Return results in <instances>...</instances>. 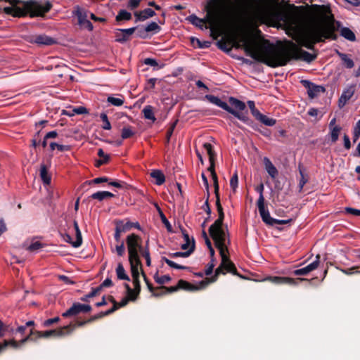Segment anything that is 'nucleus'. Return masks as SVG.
Segmentation results:
<instances>
[{"label": "nucleus", "instance_id": "obj_1", "mask_svg": "<svg viewBox=\"0 0 360 360\" xmlns=\"http://www.w3.org/2000/svg\"><path fill=\"white\" fill-rule=\"evenodd\" d=\"M292 7L302 12L309 11V18L295 27L292 38L297 43L295 56L298 58L296 60H302L311 63L316 58L317 55L309 53L300 46L314 50V45L317 43L324 42L326 39L336 40L338 35L335 34L337 28L335 26L334 16L330 13V8L324 5H292Z\"/></svg>", "mask_w": 360, "mask_h": 360}, {"label": "nucleus", "instance_id": "obj_2", "mask_svg": "<svg viewBox=\"0 0 360 360\" xmlns=\"http://www.w3.org/2000/svg\"><path fill=\"white\" fill-rule=\"evenodd\" d=\"M233 32L240 34L246 53L258 62L271 68L286 65L290 60H297L296 44L290 40L278 41L274 44L268 39L257 41L250 39V32L243 26H234Z\"/></svg>", "mask_w": 360, "mask_h": 360}, {"label": "nucleus", "instance_id": "obj_3", "mask_svg": "<svg viewBox=\"0 0 360 360\" xmlns=\"http://www.w3.org/2000/svg\"><path fill=\"white\" fill-rule=\"evenodd\" d=\"M205 98L210 103L217 105L224 110L234 115L238 120L254 128V122L248 117V111L246 109L245 103L234 97L229 98L228 105L226 102L222 101L219 98L214 95H206Z\"/></svg>", "mask_w": 360, "mask_h": 360}, {"label": "nucleus", "instance_id": "obj_4", "mask_svg": "<svg viewBox=\"0 0 360 360\" xmlns=\"http://www.w3.org/2000/svg\"><path fill=\"white\" fill-rule=\"evenodd\" d=\"M218 219L209 228V233L214 241L215 248H228L230 245L229 239L222 229L224 213L222 206L217 207Z\"/></svg>", "mask_w": 360, "mask_h": 360}, {"label": "nucleus", "instance_id": "obj_5", "mask_svg": "<svg viewBox=\"0 0 360 360\" xmlns=\"http://www.w3.org/2000/svg\"><path fill=\"white\" fill-rule=\"evenodd\" d=\"M208 171L211 173V176L213 180V186L214 188V194L216 197V207L221 206L220 202L219 192V183L218 177L215 172V164H210L208 167Z\"/></svg>", "mask_w": 360, "mask_h": 360}, {"label": "nucleus", "instance_id": "obj_6", "mask_svg": "<svg viewBox=\"0 0 360 360\" xmlns=\"http://www.w3.org/2000/svg\"><path fill=\"white\" fill-rule=\"evenodd\" d=\"M259 214L264 222L268 225L273 226L274 224H286L292 221V219L288 220H278L271 217L269 212L266 209L259 211Z\"/></svg>", "mask_w": 360, "mask_h": 360}, {"label": "nucleus", "instance_id": "obj_7", "mask_svg": "<svg viewBox=\"0 0 360 360\" xmlns=\"http://www.w3.org/2000/svg\"><path fill=\"white\" fill-rule=\"evenodd\" d=\"M302 83L304 85V86L308 89L307 92L309 97L311 98L316 96L319 92H324L326 91L323 86L315 85L307 80H302Z\"/></svg>", "mask_w": 360, "mask_h": 360}, {"label": "nucleus", "instance_id": "obj_8", "mask_svg": "<svg viewBox=\"0 0 360 360\" xmlns=\"http://www.w3.org/2000/svg\"><path fill=\"white\" fill-rule=\"evenodd\" d=\"M136 29V27H131L129 29L120 30V32H117L115 34L116 41L123 43L128 41L130 39L131 35L135 32Z\"/></svg>", "mask_w": 360, "mask_h": 360}, {"label": "nucleus", "instance_id": "obj_9", "mask_svg": "<svg viewBox=\"0 0 360 360\" xmlns=\"http://www.w3.org/2000/svg\"><path fill=\"white\" fill-rule=\"evenodd\" d=\"M33 41L37 44L46 46L53 45L56 43L53 38L44 34L36 36Z\"/></svg>", "mask_w": 360, "mask_h": 360}, {"label": "nucleus", "instance_id": "obj_10", "mask_svg": "<svg viewBox=\"0 0 360 360\" xmlns=\"http://www.w3.org/2000/svg\"><path fill=\"white\" fill-rule=\"evenodd\" d=\"M115 224H116V228H115V238L116 240L118 241L120 239V233L122 232H124L127 230L129 229L131 227V226L129 222L124 224V222L120 220L116 221Z\"/></svg>", "mask_w": 360, "mask_h": 360}, {"label": "nucleus", "instance_id": "obj_11", "mask_svg": "<svg viewBox=\"0 0 360 360\" xmlns=\"http://www.w3.org/2000/svg\"><path fill=\"white\" fill-rule=\"evenodd\" d=\"M155 15V11L151 8H146L141 11L136 12L134 13V15L136 18V21H143L150 17L154 16Z\"/></svg>", "mask_w": 360, "mask_h": 360}, {"label": "nucleus", "instance_id": "obj_12", "mask_svg": "<svg viewBox=\"0 0 360 360\" xmlns=\"http://www.w3.org/2000/svg\"><path fill=\"white\" fill-rule=\"evenodd\" d=\"M141 238L134 233H132L127 238V248H141Z\"/></svg>", "mask_w": 360, "mask_h": 360}, {"label": "nucleus", "instance_id": "obj_13", "mask_svg": "<svg viewBox=\"0 0 360 360\" xmlns=\"http://www.w3.org/2000/svg\"><path fill=\"white\" fill-rule=\"evenodd\" d=\"M40 177L44 185H50L51 181V176L48 172V168L44 164H41L40 167Z\"/></svg>", "mask_w": 360, "mask_h": 360}, {"label": "nucleus", "instance_id": "obj_14", "mask_svg": "<svg viewBox=\"0 0 360 360\" xmlns=\"http://www.w3.org/2000/svg\"><path fill=\"white\" fill-rule=\"evenodd\" d=\"M264 163L265 165V169L268 174L270 175V176L273 179H274L278 175V170L276 168V167L272 164L271 160L265 157L264 158Z\"/></svg>", "mask_w": 360, "mask_h": 360}, {"label": "nucleus", "instance_id": "obj_15", "mask_svg": "<svg viewBox=\"0 0 360 360\" xmlns=\"http://www.w3.org/2000/svg\"><path fill=\"white\" fill-rule=\"evenodd\" d=\"M298 169H299V172H300V174L301 176L299 186H300V190L302 191L304 186L308 182L309 176L307 174H306L304 173L305 169L304 168L303 165L301 163L299 164Z\"/></svg>", "mask_w": 360, "mask_h": 360}, {"label": "nucleus", "instance_id": "obj_16", "mask_svg": "<svg viewBox=\"0 0 360 360\" xmlns=\"http://www.w3.org/2000/svg\"><path fill=\"white\" fill-rule=\"evenodd\" d=\"M114 197V194L109 191H98L96 193H93L91 195L92 199H96L99 201H101L105 198H111Z\"/></svg>", "mask_w": 360, "mask_h": 360}, {"label": "nucleus", "instance_id": "obj_17", "mask_svg": "<svg viewBox=\"0 0 360 360\" xmlns=\"http://www.w3.org/2000/svg\"><path fill=\"white\" fill-rule=\"evenodd\" d=\"M203 148L207 151V153L209 156L210 164H215V152L213 150V147L210 143H205L203 144Z\"/></svg>", "mask_w": 360, "mask_h": 360}, {"label": "nucleus", "instance_id": "obj_18", "mask_svg": "<svg viewBox=\"0 0 360 360\" xmlns=\"http://www.w3.org/2000/svg\"><path fill=\"white\" fill-rule=\"evenodd\" d=\"M151 177L154 178L156 181V184L158 185H162L165 181V176L164 174L162 172V171L156 169L153 170L150 173Z\"/></svg>", "mask_w": 360, "mask_h": 360}, {"label": "nucleus", "instance_id": "obj_19", "mask_svg": "<svg viewBox=\"0 0 360 360\" xmlns=\"http://www.w3.org/2000/svg\"><path fill=\"white\" fill-rule=\"evenodd\" d=\"M136 134L131 126L127 125L122 128L121 132V137L122 139H127L133 137Z\"/></svg>", "mask_w": 360, "mask_h": 360}, {"label": "nucleus", "instance_id": "obj_20", "mask_svg": "<svg viewBox=\"0 0 360 360\" xmlns=\"http://www.w3.org/2000/svg\"><path fill=\"white\" fill-rule=\"evenodd\" d=\"M182 234L185 240V243L181 248H195V240L193 238H190L186 230L181 229Z\"/></svg>", "mask_w": 360, "mask_h": 360}, {"label": "nucleus", "instance_id": "obj_21", "mask_svg": "<svg viewBox=\"0 0 360 360\" xmlns=\"http://www.w3.org/2000/svg\"><path fill=\"white\" fill-rule=\"evenodd\" d=\"M340 34L346 39L351 41H354L356 40L354 33L348 27H342L340 30Z\"/></svg>", "mask_w": 360, "mask_h": 360}, {"label": "nucleus", "instance_id": "obj_22", "mask_svg": "<svg viewBox=\"0 0 360 360\" xmlns=\"http://www.w3.org/2000/svg\"><path fill=\"white\" fill-rule=\"evenodd\" d=\"M191 43L193 47L198 48H208L211 45V42L209 41H201L200 40L195 37L191 38Z\"/></svg>", "mask_w": 360, "mask_h": 360}, {"label": "nucleus", "instance_id": "obj_23", "mask_svg": "<svg viewBox=\"0 0 360 360\" xmlns=\"http://www.w3.org/2000/svg\"><path fill=\"white\" fill-rule=\"evenodd\" d=\"M131 19V13L127 11L126 10L122 9L118 12V14L115 17V20L117 22H121L122 20H130Z\"/></svg>", "mask_w": 360, "mask_h": 360}, {"label": "nucleus", "instance_id": "obj_24", "mask_svg": "<svg viewBox=\"0 0 360 360\" xmlns=\"http://www.w3.org/2000/svg\"><path fill=\"white\" fill-rule=\"evenodd\" d=\"M146 119L152 120L153 122L156 120L154 116L153 108L151 105H146L142 110Z\"/></svg>", "mask_w": 360, "mask_h": 360}, {"label": "nucleus", "instance_id": "obj_25", "mask_svg": "<svg viewBox=\"0 0 360 360\" xmlns=\"http://www.w3.org/2000/svg\"><path fill=\"white\" fill-rule=\"evenodd\" d=\"M75 15L78 18V22L79 25H82V22L87 20V13L84 9L80 8L79 6L77 7L76 11H75Z\"/></svg>", "mask_w": 360, "mask_h": 360}, {"label": "nucleus", "instance_id": "obj_26", "mask_svg": "<svg viewBox=\"0 0 360 360\" xmlns=\"http://www.w3.org/2000/svg\"><path fill=\"white\" fill-rule=\"evenodd\" d=\"M74 229L76 235V239L74 240L73 246L78 247L81 245L82 239L81 232L79 231L77 222L76 221H74Z\"/></svg>", "mask_w": 360, "mask_h": 360}, {"label": "nucleus", "instance_id": "obj_27", "mask_svg": "<svg viewBox=\"0 0 360 360\" xmlns=\"http://www.w3.org/2000/svg\"><path fill=\"white\" fill-rule=\"evenodd\" d=\"M354 94V90L352 88L347 89V90L344 91L341 97L340 98V103L342 102L345 103L348 100L351 98V97Z\"/></svg>", "mask_w": 360, "mask_h": 360}, {"label": "nucleus", "instance_id": "obj_28", "mask_svg": "<svg viewBox=\"0 0 360 360\" xmlns=\"http://www.w3.org/2000/svg\"><path fill=\"white\" fill-rule=\"evenodd\" d=\"M341 130L342 128L340 126H335L331 129L330 137L332 142L335 143L338 141Z\"/></svg>", "mask_w": 360, "mask_h": 360}, {"label": "nucleus", "instance_id": "obj_29", "mask_svg": "<svg viewBox=\"0 0 360 360\" xmlns=\"http://www.w3.org/2000/svg\"><path fill=\"white\" fill-rule=\"evenodd\" d=\"M339 56H340L346 68H352L354 67V64L353 60L349 58L346 54L339 53Z\"/></svg>", "mask_w": 360, "mask_h": 360}, {"label": "nucleus", "instance_id": "obj_30", "mask_svg": "<svg viewBox=\"0 0 360 360\" xmlns=\"http://www.w3.org/2000/svg\"><path fill=\"white\" fill-rule=\"evenodd\" d=\"M100 118L103 122L102 128L105 130H110L111 129V124L107 115L104 112L101 113Z\"/></svg>", "mask_w": 360, "mask_h": 360}, {"label": "nucleus", "instance_id": "obj_31", "mask_svg": "<svg viewBox=\"0 0 360 360\" xmlns=\"http://www.w3.org/2000/svg\"><path fill=\"white\" fill-rule=\"evenodd\" d=\"M218 46L220 49L225 51L226 52L230 51L232 49V45L231 44V43L225 40H220L218 42Z\"/></svg>", "mask_w": 360, "mask_h": 360}, {"label": "nucleus", "instance_id": "obj_32", "mask_svg": "<svg viewBox=\"0 0 360 360\" xmlns=\"http://www.w3.org/2000/svg\"><path fill=\"white\" fill-rule=\"evenodd\" d=\"M259 121L266 126H274L276 122V120H274L273 118H270L264 115H263L262 116V117L260 118V120Z\"/></svg>", "mask_w": 360, "mask_h": 360}, {"label": "nucleus", "instance_id": "obj_33", "mask_svg": "<svg viewBox=\"0 0 360 360\" xmlns=\"http://www.w3.org/2000/svg\"><path fill=\"white\" fill-rule=\"evenodd\" d=\"M177 122H178V120H176L173 123L171 124L170 127H169V129H167V133H166V140H167V143H168L170 141V138L173 134V131L177 124Z\"/></svg>", "mask_w": 360, "mask_h": 360}, {"label": "nucleus", "instance_id": "obj_34", "mask_svg": "<svg viewBox=\"0 0 360 360\" xmlns=\"http://www.w3.org/2000/svg\"><path fill=\"white\" fill-rule=\"evenodd\" d=\"M107 101L108 103H111L115 106H121L124 104V100L119 98H115L112 96H109Z\"/></svg>", "mask_w": 360, "mask_h": 360}, {"label": "nucleus", "instance_id": "obj_35", "mask_svg": "<svg viewBox=\"0 0 360 360\" xmlns=\"http://www.w3.org/2000/svg\"><path fill=\"white\" fill-rule=\"evenodd\" d=\"M238 184V176L237 172H235L230 180V186L233 192L236 191Z\"/></svg>", "mask_w": 360, "mask_h": 360}, {"label": "nucleus", "instance_id": "obj_36", "mask_svg": "<svg viewBox=\"0 0 360 360\" xmlns=\"http://www.w3.org/2000/svg\"><path fill=\"white\" fill-rule=\"evenodd\" d=\"M160 30V27L155 22H150L147 27L145 28V31L147 32L155 31L158 32Z\"/></svg>", "mask_w": 360, "mask_h": 360}, {"label": "nucleus", "instance_id": "obj_37", "mask_svg": "<svg viewBox=\"0 0 360 360\" xmlns=\"http://www.w3.org/2000/svg\"><path fill=\"white\" fill-rule=\"evenodd\" d=\"M160 217L161 218L162 222L165 225L167 231L169 232H172V226L169 224V221L167 220L166 216L165 215V214L163 213L162 211H160Z\"/></svg>", "mask_w": 360, "mask_h": 360}, {"label": "nucleus", "instance_id": "obj_38", "mask_svg": "<svg viewBox=\"0 0 360 360\" xmlns=\"http://www.w3.org/2000/svg\"><path fill=\"white\" fill-rule=\"evenodd\" d=\"M346 214H352L354 216H360V210H357L352 207H346L345 209Z\"/></svg>", "mask_w": 360, "mask_h": 360}, {"label": "nucleus", "instance_id": "obj_39", "mask_svg": "<svg viewBox=\"0 0 360 360\" xmlns=\"http://www.w3.org/2000/svg\"><path fill=\"white\" fill-rule=\"evenodd\" d=\"M141 0H129L127 4L129 8L133 10L139 7Z\"/></svg>", "mask_w": 360, "mask_h": 360}, {"label": "nucleus", "instance_id": "obj_40", "mask_svg": "<svg viewBox=\"0 0 360 360\" xmlns=\"http://www.w3.org/2000/svg\"><path fill=\"white\" fill-rule=\"evenodd\" d=\"M257 207L259 212L265 210L264 198L263 195H259V198L257 201Z\"/></svg>", "mask_w": 360, "mask_h": 360}, {"label": "nucleus", "instance_id": "obj_41", "mask_svg": "<svg viewBox=\"0 0 360 360\" xmlns=\"http://www.w3.org/2000/svg\"><path fill=\"white\" fill-rule=\"evenodd\" d=\"M110 161V156H105V159H100L96 161L95 167H100L103 165L108 163Z\"/></svg>", "mask_w": 360, "mask_h": 360}, {"label": "nucleus", "instance_id": "obj_42", "mask_svg": "<svg viewBox=\"0 0 360 360\" xmlns=\"http://www.w3.org/2000/svg\"><path fill=\"white\" fill-rule=\"evenodd\" d=\"M155 83H156V79H155V78L149 79L147 82V86H146L145 89L146 90L153 89L155 88Z\"/></svg>", "mask_w": 360, "mask_h": 360}, {"label": "nucleus", "instance_id": "obj_43", "mask_svg": "<svg viewBox=\"0 0 360 360\" xmlns=\"http://www.w3.org/2000/svg\"><path fill=\"white\" fill-rule=\"evenodd\" d=\"M43 244L37 238H34L28 248H42Z\"/></svg>", "mask_w": 360, "mask_h": 360}, {"label": "nucleus", "instance_id": "obj_44", "mask_svg": "<svg viewBox=\"0 0 360 360\" xmlns=\"http://www.w3.org/2000/svg\"><path fill=\"white\" fill-rule=\"evenodd\" d=\"M108 184L119 188H124V186L127 185V184L124 182H122V184H121L120 182L115 181H110Z\"/></svg>", "mask_w": 360, "mask_h": 360}, {"label": "nucleus", "instance_id": "obj_45", "mask_svg": "<svg viewBox=\"0 0 360 360\" xmlns=\"http://www.w3.org/2000/svg\"><path fill=\"white\" fill-rule=\"evenodd\" d=\"M144 63L146 65H150V66H157L158 65L156 60H155L153 58H146L144 60Z\"/></svg>", "mask_w": 360, "mask_h": 360}, {"label": "nucleus", "instance_id": "obj_46", "mask_svg": "<svg viewBox=\"0 0 360 360\" xmlns=\"http://www.w3.org/2000/svg\"><path fill=\"white\" fill-rule=\"evenodd\" d=\"M344 140V146L347 150H349L351 148V143L349 136L347 134H345L343 136Z\"/></svg>", "mask_w": 360, "mask_h": 360}, {"label": "nucleus", "instance_id": "obj_47", "mask_svg": "<svg viewBox=\"0 0 360 360\" xmlns=\"http://www.w3.org/2000/svg\"><path fill=\"white\" fill-rule=\"evenodd\" d=\"M73 111L75 113L78 114V115L88 112L86 108L84 107H79L77 108H75L73 110Z\"/></svg>", "mask_w": 360, "mask_h": 360}, {"label": "nucleus", "instance_id": "obj_48", "mask_svg": "<svg viewBox=\"0 0 360 360\" xmlns=\"http://www.w3.org/2000/svg\"><path fill=\"white\" fill-rule=\"evenodd\" d=\"M209 196H210V193H207V200H206V201L205 202L204 207H205V211L207 212V214L208 215H210V214H211V208L210 207V204H209V202H208Z\"/></svg>", "mask_w": 360, "mask_h": 360}, {"label": "nucleus", "instance_id": "obj_49", "mask_svg": "<svg viewBox=\"0 0 360 360\" xmlns=\"http://www.w3.org/2000/svg\"><path fill=\"white\" fill-rule=\"evenodd\" d=\"M92 181H93V183H94L96 184H98L103 183V182H108V179L107 177H98V178H96V179H93Z\"/></svg>", "mask_w": 360, "mask_h": 360}, {"label": "nucleus", "instance_id": "obj_50", "mask_svg": "<svg viewBox=\"0 0 360 360\" xmlns=\"http://www.w3.org/2000/svg\"><path fill=\"white\" fill-rule=\"evenodd\" d=\"M90 18L96 22H106L105 18L97 17L94 13H91Z\"/></svg>", "mask_w": 360, "mask_h": 360}, {"label": "nucleus", "instance_id": "obj_51", "mask_svg": "<svg viewBox=\"0 0 360 360\" xmlns=\"http://www.w3.org/2000/svg\"><path fill=\"white\" fill-rule=\"evenodd\" d=\"M251 113L257 120H259L263 115L257 108L252 110Z\"/></svg>", "mask_w": 360, "mask_h": 360}, {"label": "nucleus", "instance_id": "obj_52", "mask_svg": "<svg viewBox=\"0 0 360 360\" xmlns=\"http://www.w3.org/2000/svg\"><path fill=\"white\" fill-rule=\"evenodd\" d=\"M58 136V133L56 131L48 132L45 136V139H54Z\"/></svg>", "mask_w": 360, "mask_h": 360}, {"label": "nucleus", "instance_id": "obj_53", "mask_svg": "<svg viewBox=\"0 0 360 360\" xmlns=\"http://www.w3.org/2000/svg\"><path fill=\"white\" fill-rule=\"evenodd\" d=\"M57 149L60 151H68L71 149V148L70 146H68V145L58 144L57 146Z\"/></svg>", "mask_w": 360, "mask_h": 360}, {"label": "nucleus", "instance_id": "obj_54", "mask_svg": "<svg viewBox=\"0 0 360 360\" xmlns=\"http://www.w3.org/2000/svg\"><path fill=\"white\" fill-rule=\"evenodd\" d=\"M6 226L3 219H0V236L6 231Z\"/></svg>", "mask_w": 360, "mask_h": 360}, {"label": "nucleus", "instance_id": "obj_55", "mask_svg": "<svg viewBox=\"0 0 360 360\" xmlns=\"http://www.w3.org/2000/svg\"><path fill=\"white\" fill-rule=\"evenodd\" d=\"M354 133V136H356V138L360 136V120L357 122Z\"/></svg>", "mask_w": 360, "mask_h": 360}, {"label": "nucleus", "instance_id": "obj_56", "mask_svg": "<svg viewBox=\"0 0 360 360\" xmlns=\"http://www.w3.org/2000/svg\"><path fill=\"white\" fill-rule=\"evenodd\" d=\"M82 25H84L89 31H92L94 29L92 23L88 20L82 22Z\"/></svg>", "mask_w": 360, "mask_h": 360}, {"label": "nucleus", "instance_id": "obj_57", "mask_svg": "<svg viewBox=\"0 0 360 360\" xmlns=\"http://www.w3.org/2000/svg\"><path fill=\"white\" fill-rule=\"evenodd\" d=\"M202 234H203V236L205 240V243H206L207 248H212V243H211L210 240L209 239V238L207 237L206 233L205 231H203Z\"/></svg>", "mask_w": 360, "mask_h": 360}, {"label": "nucleus", "instance_id": "obj_58", "mask_svg": "<svg viewBox=\"0 0 360 360\" xmlns=\"http://www.w3.org/2000/svg\"><path fill=\"white\" fill-rule=\"evenodd\" d=\"M202 181H203V183L207 190V193L209 192V184H208V180H207V178L206 177V176L202 173Z\"/></svg>", "mask_w": 360, "mask_h": 360}, {"label": "nucleus", "instance_id": "obj_59", "mask_svg": "<svg viewBox=\"0 0 360 360\" xmlns=\"http://www.w3.org/2000/svg\"><path fill=\"white\" fill-rule=\"evenodd\" d=\"M148 6L153 7L157 11H160L161 9V7L159 5L156 4L155 1H150L148 2Z\"/></svg>", "mask_w": 360, "mask_h": 360}, {"label": "nucleus", "instance_id": "obj_60", "mask_svg": "<svg viewBox=\"0 0 360 360\" xmlns=\"http://www.w3.org/2000/svg\"><path fill=\"white\" fill-rule=\"evenodd\" d=\"M308 114L310 115V116H316L318 115V110L316 109V108H311L309 112H308Z\"/></svg>", "mask_w": 360, "mask_h": 360}, {"label": "nucleus", "instance_id": "obj_61", "mask_svg": "<svg viewBox=\"0 0 360 360\" xmlns=\"http://www.w3.org/2000/svg\"><path fill=\"white\" fill-rule=\"evenodd\" d=\"M256 191L259 193V195H263L264 191V185L263 184H260L259 186L256 187Z\"/></svg>", "mask_w": 360, "mask_h": 360}, {"label": "nucleus", "instance_id": "obj_62", "mask_svg": "<svg viewBox=\"0 0 360 360\" xmlns=\"http://www.w3.org/2000/svg\"><path fill=\"white\" fill-rule=\"evenodd\" d=\"M98 155L102 159H105V156H109L108 155H106L104 153V151L102 148H99L98 150Z\"/></svg>", "mask_w": 360, "mask_h": 360}, {"label": "nucleus", "instance_id": "obj_63", "mask_svg": "<svg viewBox=\"0 0 360 360\" xmlns=\"http://www.w3.org/2000/svg\"><path fill=\"white\" fill-rule=\"evenodd\" d=\"M64 240L73 245L74 240H72V238L69 234H66L64 236Z\"/></svg>", "mask_w": 360, "mask_h": 360}, {"label": "nucleus", "instance_id": "obj_64", "mask_svg": "<svg viewBox=\"0 0 360 360\" xmlns=\"http://www.w3.org/2000/svg\"><path fill=\"white\" fill-rule=\"evenodd\" d=\"M248 107L250 108V111L253 110L254 109H255V102L252 101H248Z\"/></svg>", "mask_w": 360, "mask_h": 360}]
</instances>
